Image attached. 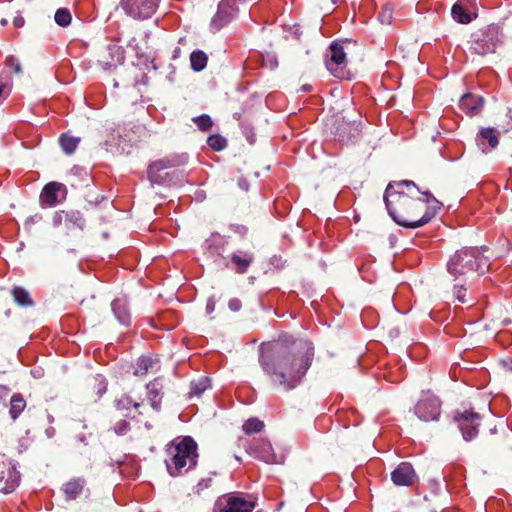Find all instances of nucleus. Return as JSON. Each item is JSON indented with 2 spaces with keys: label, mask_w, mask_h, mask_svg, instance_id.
<instances>
[{
  "label": "nucleus",
  "mask_w": 512,
  "mask_h": 512,
  "mask_svg": "<svg viewBox=\"0 0 512 512\" xmlns=\"http://www.w3.org/2000/svg\"><path fill=\"white\" fill-rule=\"evenodd\" d=\"M313 357L314 349L310 343L285 337L262 344L259 362L273 384L289 391L301 383Z\"/></svg>",
  "instance_id": "nucleus-1"
},
{
  "label": "nucleus",
  "mask_w": 512,
  "mask_h": 512,
  "mask_svg": "<svg viewBox=\"0 0 512 512\" xmlns=\"http://www.w3.org/2000/svg\"><path fill=\"white\" fill-rule=\"evenodd\" d=\"M384 202L391 218L405 228H418L429 223L443 204L430 192H421L411 181L389 184Z\"/></svg>",
  "instance_id": "nucleus-2"
},
{
  "label": "nucleus",
  "mask_w": 512,
  "mask_h": 512,
  "mask_svg": "<svg viewBox=\"0 0 512 512\" xmlns=\"http://www.w3.org/2000/svg\"><path fill=\"white\" fill-rule=\"evenodd\" d=\"M447 266L449 273L456 277L472 272L484 274L489 268V261L478 248H463L456 251Z\"/></svg>",
  "instance_id": "nucleus-3"
},
{
  "label": "nucleus",
  "mask_w": 512,
  "mask_h": 512,
  "mask_svg": "<svg viewBox=\"0 0 512 512\" xmlns=\"http://www.w3.org/2000/svg\"><path fill=\"white\" fill-rule=\"evenodd\" d=\"M174 453L169 462H166L169 474L177 477L187 464L189 469L197 464V443L191 437H185L174 447Z\"/></svg>",
  "instance_id": "nucleus-4"
},
{
  "label": "nucleus",
  "mask_w": 512,
  "mask_h": 512,
  "mask_svg": "<svg viewBox=\"0 0 512 512\" xmlns=\"http://www.w3.org/2000/svg\"><path fill=\"white\" fill-rule=\"evenodd\" d=\"M500 34V27L494 23L477 30L472 34V52L480 56L494 53L500 42Z\"/></svg>",
  "instance_id": "nucleus-5"
},
{
  "label": "nucleus",
  "mask_w": 512,
  "mask_h": 512,
  "mask_svg": "<svg viewBox=\"0 0 512 512\" xmlns=\"http://www.w3.org/2000/svg\"><path fill=\"white\" fill-rule=\"evenodd\" d=\"M352 43L350 41L345 42H333L329 51L326 55L328 60L326 61V66L330 70V72L338 78H345L348 72L345 70L348 63V52L349 46Z\"/></svg>",
  "instance_id": "nucleus-6"
},
{
  "label": "nucleus",
  "mask_w": 512,
  "mask_h": 512,
  "mask_svg": "<svg viewBox=\"0 0 512 512\" xmlns=\"http://www.w3.org/2000/svg\"><path fill=\"white\" fill-rule=\"evenodd\" d=\"M454 421L457 423L464 440L471 441L479 434L484 418L473 410H465L457 412L454 415Z\"/></svg>",
  "instance_id": "nucleus-7"
},
{
  "label": "nucleus",
  "mask_w": 512,
  "mask_h": 512,
  "mask_svg": "<svg viewBox=\"0 0 512 512\" xmlns=\"http://www.w3.org/2000/svg\"><path fill=\"white\" fill-rule=\"evenodd\" d=\"M20 473L15 464L5 455H0V493L10 494L19 485Z\"/></svg>",
  "instance_id": "nucleus-8"
},
{
  "label": "nucleus",
  "mask_w": 512,
  "mask_h": 512,
  "mask_svg": "<svg viewBox=\"0 0 512 512\" xmlns=\"http://www.w3.org/2000/svg\"><path fill=\"white\" fill-rule=\"evenodd\" d=\"M414 413L421 421H436L441 414V402L435 395L424 393L415 404Z\"/></svg>",
  "instance_id": "nucleus-9"
},
{
  "label": "nucleus",
  "mask_w": 512,
  "mask_h": 512,
  "mask_svg": "<svg viewBox=\"0 0 512 512\" xmlns=\"http://www.w3.org/2000/svg\"><path fill=\"white\" fill-rule=\"evenodd\" d=\"M247 0H222L218 5V10L211 20V29L219 31L229 24L238 14V4L245 3Z\"/></svg>",
  "instance_id": "nucleus-10"
},
{
  "label": "nucleus",
  "mask_w": 512,
  "mask_h": 512,
  "mask_svg": "<svg viewBox=\"0 0 512 512\" xmlns=\"http://www.w3.org/2000/svg\"><path fill=\"white\" fill-rule=\"evenodd\" d=\"M52 224L55 228L64 225V234L68 236L76 229L82 231L85 227V219L77 210H59L53 214Z\"/></svg>",
  "instance_id": "nucleus-11"
},
{
  "label": "nucleus",
  "mask_w": 512,
  "mask_h": 512,
  "mask_svg": "<svg viewBox=\"0 0 512 512\" xmlns=\"http://www.w3.org/2000/svg\"><path fill=\"white\" fill-rule=\"evenodd\" d=\"M121 5L130 16L145 19L156 11L158 0H121Z\"/></svg>",
  "instance_id": "nucleus-12"
},
{
  "label": "nucleus",
  "mask_w": 512,
  "mask_h": 512,
  "mask_svg": "<svg viewBox=\"0 0 512 512\" xmlns=\"http://www.w3.org/2000/svg\"><path fill=\"white\" fill-rule=\"evenodd\" d=\"M67 195V188L60 182L47 183L41 192L40 201L42 206L52 207L64 200Z\"/></svg>",
  "instance_id": "nucleus-13"
},
{
  "label": "nucleus",
  "mask_w": 512,
  "mask_h": 512,
  "mask_svg": "<svg viewBox=\"0 0 512 512\" xmlns=\"http://www.w3.org/2000/svg\"><path fill=\"white\" fill-rule=\"evenodd\" d=\"M391 479L397 486H412L418 477L410 463L401 462L391 473Z\"/></svg>",
  "instance_id": "nucleus-14"
},
{
  "label": "nucleus",
  "mask_w": 512,
  "mask_h": 512,
  "mask_svg": "<svg viewBox=\"0 0 512 512\" xmlns=\"http://www.w3.org/2000/svg\"><path fill=\"white\" fill-rule=\"evenodd\" d=\"M485 99L472 93L464 94L459 101V107L470 117L478 115L483 108Z\"/></svg>",
  "instance_id": "nucleus-15"
},
{
  "label": "nucleus",
  "mask_w": 512,
  "mask_h": 512,
  "mask_svg": "<svg viewBox=\"0 0 512 512\" xmlns=\"http://www.w3.org/2000/svg\"><path fill=\"white\" fill-rule=\"evenodd\" d=\"M256 503L246 500L243 497L231 496L226 500V504L219 512H252Z\"/></svg>",
  "instance_id": "nucleus-16"
},
{
  "label": "nucleus",
  "mask_w": 512,
  "mask_h": 512,
  "mask_svg": "<svg viewBox=\"0 0 512 512\" xmlns=\"http://www.w3.org/2000/svg\"><path fill=\"white\" fill-rule=\"evenodd\" d=\"M86 486V481L83 477H75L71 480L65 482L61 490L65 495V499L67 501L75 500L78 496H80Z\"/></svg>",
  "instance_id": "nucleus-17"
},
{
  "label": "nucleus",
  "mask_w": 512,
  "mask_h": 512,
  "mask_svg": "<svg viewBox=\"0 0 512 512\" xmlns=\"http://www.w3.org/2000/svg\"><path fill=\"white\" fill-rule=\"evenodd\" d=\"M230 261L239 274H244L254 262V255L251 252H234L230 256Z\"/></svg>",
  "instance_id": "nucleus-18"
},
{
  "label": "nucleus",
  "mask_w": 512,
  "mask_h": 512,
  "mask_svg": "<svg viewBox=\"0 0 512 512\" xmlns=\"http://www.w3.org/2000/svg\"><path fill=\"white\" fill-rule=\"evenodd\" d=\"M157 365L158 361L156 359L150 356H141L135 364L134 375L144 377L150 371H153Z\"/></svg>",
  "instance_id": "nucleus-19"
},
{
  "label": "nucleus",
  "mask_w": 512,
  "mask_h": 512,
  "mask_svg": "<svg viewBox=\"0 0 512 512\" xmlns=\"http://www.w3.org/2000/svg\"><path fill=\"white\" fill-rule=\"evenodd\" d=\"M11 296L15 304L22 308L31 307L34 305V301L30 293L21 286H15L11 290Z\"/></svg>",
  "instance_id": "nucleus-20"
},
{
  "label": "nucleus",
  "mask_w": 512,
  "mask_h": 512,
  "mask_svg": "<svg viewBox=\"0 0 512 512\" xmlns=\"http://www.w3.org/2000/svg\"><path fill=\"white\" fill-rule=\"evenodd\" d=\"M80 143L79 137H73L69 133H63L59 137V144L63 152L67 155H72Z\"/></svg>",
  "instance_id": "nucleus-21"
},
{
  "label": "nucleus",
  "mask_w": 512,
  "mask_h": 512,
  "mask_svg": "<svg viewBox=\"0 0 512 512\" xmlns=\"http://www.w3.org/2000/svg\"><path fill=\"white\" fill-rule=\"evenodd\" d=\"M451 14L453 19L461 24H468L472 20L471 15L467 12L461 0L452 6Z\"/></svg>",
  "instance_id": "nucleus-22"
},
{
  "label": "nucleus",
  "mask_w": 512,
  "mask_h": 512,
  "mask_svg": "<svg viewBox=\"0 0 512 512\" xmlns=\"http://www.w3.org/2000/svg\"><path fill=\"white\" fill-rule=\"evenodd\" d=\"M26 407V401L22 394L15 393L12 395L10 400V415L13 419H17L19 415L24 411Z\"/></svg>",
  "instance_id": "nucleus-23"
},
{
  "label": "nucleus",
  "mask_w": 512,
  "mask_h": 512,
  "mask_svg": "<svg viewBox=\"0 0 512 512\" xmlns=\"http://www.w3.org/2000/svg\"><path fill=\"white\" fill-rule=\"evenodd\" d=\"M170 167V162L166 160H158L153 162L148 168V178L151 183H159V172Z\"/></svg>",
  "instance_id": "nucleus-24"
},
{
  "label": "nucleus",
  "mask_w": 512,
  "mask_h": 512,
  "mask_svg": "<svg viewBox=\"0 0 512 512\" xmlns=\"http://www.w3.org/2000/svg\"><path fill=\"white\" fill-rule=\"evenodd\" d=\"M207 61L208 57L206 53L201 50H195L190 55L191 68L196 72H200L205 69Z\"/></svg>",
  "instance_id": "nucleus-25"
},
{
  "label": "nucleus",
  "mask_w": 512,
  "mask_h": 512,
  "mask_svg": "<svg viewBox=\"0 0 512 512\" xmlns=\"http://www.w3.org/2000/svg\"><path fill=\"white\" fill-rule=\"evenodd\" d=\"M148 390V398L150 400L151 406L155 410L160 409L161 397H160V387L156 380L147 384Z\"/></svg>",
  "instance_id": "nucleus-26"
},
{
  "label": "nucleus",
  "mask_w": 512,
  "mask_h": 512,
  "mask_svg": "<svg viewBox=\"0 0 512 512\" xmlns=\"http://www.w3.org/2000/svg\"><path fill=\"white\" fill-rule=\"evenodd\" d=\"M343 120H346L345 117H337L335 119V131L334 134L339 138V140L343 142H349L352 141V136H350L349 128L348 126L343 124Z\"/></svg>",
  "instance_id": "nucleus-27"
},
{
  "label": "nucleus",
  "mask_w": 512,
  "mask_h": 512,
  "mask_svg": "<svg viewBox=\"0 0 512 512\" xmlns=\"http://www.w3.org/2000/svg\"><path fill=\"white\" fill-rule=\"evenodd\" d=\"M498 134V131L494 128L488 127L482 128L478 133V137L483 140H487L489 146L494 149L499 144Z\"/></svg>",
  "instance_id": "nucleus-28"
},
{
  "label": "nucleus",
  "mask_w": 512,
  "mask_h": 512,
  "mask_svg": "<svg viewBox=\"0 0 512 512\" xmlns=\"http://www.w3.org/2000/svg\"><path fill=\"white\" fill-rule=\"evenodd\" d=\"M264 429V423L257 418H250L243 424V431L246 434L259 433Z\"/></svg>",
  "instance_id": "nucleus-29"
},
{
  "label": "nucleus",
  "mask_w": 512,
  "mask_h": 512,
  "mask_svg": "<svg viewBox=\"0 0 512 512\" xmlns=\"http://www.w3.org/2000/svg\"><path fill=\"white\" fill-rule=\"evenodd\" d=\"M498 133H507L512 130V115L510 111L505 112L496 122Z\"/></svg>",
  "instance_id": "nucleus-30"
},
{
  "label": "nucleus",
  "mask_w": 512,
  "mask_h": 512,
  "mask_svg": "<svg viewBox=\"0 0 512 512\" xmlns=\"http://www.w3.org/2000/svg\"><path fill=\"white\" fill-rule=\"evenodd\" d=\"M208 146L214 151H221L227 147V140L219 134L210 135L207 139Z\"/></svg>",
  "instance_id": "nucleus-31"
},
{
  "label": "nucleus",
  "mask_w": 512,
  "mask_h": 512,
  "mask_svg": "<svg viewBox=\"0 0 512 512\" xmlns=\"http://www.w3.org/2000/svg\"><path fill=\"white\" fill-rule=\"evenodd\" d=\"M192 121L196 124L199 130L206 132L209 131L213 126L211 117L207 114H202L192 118Z\"/></svg>",
  "instance_id": "nucleus-32"
},
{
  "label": "nucleus",
  "mask_w": 512,
  "mask_h": 512,
  "mask_svg": "<svg viewBox=\"0 0 512 512\" xmlns=\"http://www.w3.org/2000/svg\"><path fill=\"white\" fill-rule=\"evenodd\" d=\"M55 22L62 27H66L71 23V13L67 8H60L54 16Z\"/></svg>",
  "instance_id": "nucleus-33"
},
{
  "label": "nucleus",
  "mask_w": 512,
  "mask_h": 512,
  "mask_svg": "<svg viewBox=\"0 0 512 512\" xmlns=\"http://www.w3.org/2000/svg\"><path fill=\"white\" fill-rule=\"evenodd\" d=\"M209 387L208 378H202L197 382H191L189 396H199Z\"/></svg>",
  "instance_id": "nucleus-34"
},
{
  "label": "nucleus",
  "mask_w": 512,
  "mask_h": 512,
  "mask_svg": "<svg viewBox=\"0 0 512 512\" xmlns=\"http://www.w3.org/2000/svg\"><path fill=\"white\" fill-rule=\"evenodd\" d=\"M212 484H213L212 477L203 478L193 488V492H194V494L201 496L205 489H209L210 487H212Z\"/></svg>",
  "instance_id": "nucleus-35"
},
{
  "label": "nucleus",
  "mask_w": 512,
  "mask_h": 512,
  "mask_svg": "<svg viewBox=\"0 0 512 512\" xmlns=\"http://www.w3.org/2000/svg\"><path fill=\"white\" fill-rule=\"evenodd\" d=\"M343 124L350 127L349 132L352 140L357 138L361 133V122L343 120Z\"/></svg>",
  "instance_id": "nucleus-36"
},
{
  "label": "nucleus",
  "mask_w": 512,
  "mask_h": 512,
  "mask_svg": "<svg viewBox=\"0 0 512 512\" xmlns=\"http://www.w3.org/2000/svg\"><path fill=\"white\" fill-rule=\"evenodd\" d=\"M453 295L460 303H466V287L464 284H455L453 287Z\"/></svg>",
  "instance_id": "nucleus-37"
},
{
  "label": "nucleus",
  "mask_w": 512,
  "mask_h": 512,
  "mask_svg": "<svg viewBox=\"0 0 512 512\" xmlns=\"http://www.w3.org/2000/svg\"><path fill=\"white\" fill-rule=\"evenodd\" d=\"M113 429L115 434L122 436L127 434V432L130 430V425L126 420H120L115 424Z\"/></svg>",
  "instance_id": "nucleus-38"
},
{
  "label": "nucleus",
  "mask_w": 512,
  "mask_h": 512,
  "mask_svg": "<svg viewBox=\"0 0 512 512\" xmlns=\"http://www.w3.org/2000/svg\"><path fill=\"white\" fill-rule=\"evenodd\" d=\"M5 64L11 68L15 74H20L22 72L21 65L18 59L14 56L7 57Z\"/></svg>",
  "instance_id": "nucleus-39"
},
{
  "label": "nucleus",
  "mask_w": 512,
  "mask_h": 512,
  "mask_svg": "<svg viewBox=\"0 0 512 512\" xmlns=\"http://www.w3.org/2000/svg\"><path fill=\"white\" fill-rule=\"evenodd\" d=\"M392 18V10L385 8L378 14V19L382 24H390Z\"/></svg>",
  "instance_id": "nucleus-40"
},
{
  "label": "nucleus",
  "mask_w": 512,
  "mask_h": 512,
  "mask_svg": "<svg viewBox=\"0 0 512 512\" xmlns=\"http://www.w3.org/2000/svg\"><path fill=\"white\" fill-rule=\"evenodd\" d=\"M230 230L242 237L248 233V227L239 223L231 224Z\"/></svg>",
  "instance_id": "nucleus-41"
},
{
  "label": "nucleus",
  "mask_w": 512,
  "mask_h": 512,
  "mask_svg": "<svg viewBox=\"0 0 512 512\" xmlns=\"http://www.w3.org/2000/svg\"><path fill=\"white\" fill-rule=\"evenodd\" d=\"M228 307L232 312H238L242 308V302L238 298H232L229 300Z\"/></svg>",
  "instance_id": "nucleus-42"
},
{
  "label": "nucleus",
  "mask_w": 512,
  "mask_h": 512,
  "mask_svg": "<svg viewBox=\"0 0 512 512\" xmlns=\"http://www.w3.org/2000/svg\"><path fill=\"white\" fill-rule=\"evenodd\" d=\"M10 391L11 389L8 386L0 385V404L4 402Z\"/></svg>",
  "instance_id": "nucleus-43"
},
{
  "label": "nucleus",
  "mask_w": 512,
  "mask_h": 512,
  "mask_svg": "<svg viewBox=\"0 0 512 512\" xmlns=\"http://www.w3.org/2000/svg\"><path fill=\"white\" fill-rule=\"evenodd\" d=\"M13 24H14L15 27L21 28V27L24 26L25 20H24V18L22 16H18V17L14 18Z\"/></svg>",
  "instance_id": "nucleus-44"
},
{
  "label": "nucleus",
  "mask_w": 512,
  "mask_h": 512,
  "mask_svg": "<svg viewBox=\"0 0 512 512\" xmlns=\"http://www.w3.org/2000/svg\"><path fill=\"white\" fill-rule=\"evenodd\" d=\"M124 402H127V403H131L132 401L129 399V398H125V399H121L118 401V405H123V407L125 406V403Z\"/></svg>",
  "instance_id": "nucleus-45"
},
{
  "label": "nucleus",
  "mask_w": 512,
  "mask_h": 512,
  "mask_svg": "<svg viewBox=\"0 0 512 512\" xmlns=\"http://www.w3.org/2000/svg\"><path fill=\"white\" fill-rule=\"evenodd\" d=\"M489 433L490 434H495L496 433V426L495 425L494 426L489 425Z\"/></svg>",
  "instance_id": "nucleus-46"
},
{
  "label": "nucleus",
  "mask_w": 512,
  "mask_h": 512,
  "mask_svg": "<svg viewBox=\"0 0 512 512\" xmlns=\"http://www.w3.org/2000/svg\"><path fill=\"white\" fill-rule=\"evenodd\" d=\"M273 458H274V456H273V455H268V456H265V457H264V459H265V461H266L267 463L272 462V461H273Z\"/></svg>",
  "instance_id": "nucleus-47"
},
{
  "label": "nucleus",
  "mask_w": 512,
  "mask_h": 512,
  "mask_svg": "<svg viewBox=\"0 0 512 512\" xmlns=\"http://www.w3.org/2000/svg\"><path fill=\"white\" fill-rule=\"evenodd\" d=\"M139 406H140V404H139V403H137V402H133V407H134L135 409H138V407H139Z\"/></svg>",
  "instance_id": "nucleus-48"
},
{
  "label": "nucleus",
  "mask_w": 512,
  "mask_h": 512,
  "mask_svg": "<svg viewBox=\"0 0 512 512\" xmlns=\"http://www.w3.org/2000/svg\"><path fill=\"white\" fill-rule=\"evenodd\" d=\"M0 23H1V25H6L7 24V20L6 19H2Z\"/></svg>",
  "instance_id": "nucleus-49"
},
{
  "label": "nucleus",
  "mask_w": 512,
  "mask_h": 512,
  "mask_svg": "<svg viewBox=\"0 0 512 512\" xmlns=\"http://www.w3.org/2000/svg\"><path fill=\"white\" fill-rule=\"evenodd\" d=\"M103 63L104 66H110L109 62L107 61H101Z\"/></svg>",
  "instance_id": "nucleus-50"
}]
</instances>
